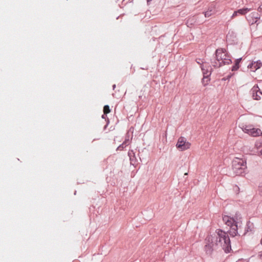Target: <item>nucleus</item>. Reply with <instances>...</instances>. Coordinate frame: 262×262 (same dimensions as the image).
<instances>
[{
	"instance_id": "7c9ffc66",
	"label": "nucleus",
	"mask_w": 262,
	"mask_h": 262,
	"mask_svg": "<svg viewBox=\"0 0 262 262\" xmlns=\"http://www.w3.org/2000/svg\"><path fill=\"white\" fill-rule=\"evenodd\" d=\"M260 243H261V244L262 245V238H261V241H260Z\"/></svg>"
},
{
	"instance_id": "cd10ccee",
	"label": "nucleus",
	"mask_w": 262,
	"mask_h": 262,
	"mask_svg": "<svg viewBox=\"0 0 262 262\" xmlns=\"http://www.w3.org/2000/svg\"><path fill=\"white\" fill-rule=\"evenodd\" d=\"M151 1H152V0H146L147 5H149V4H150V2Z\"/></svg>"
},
{
	"instance_id": "6e6552de",
	"label": "nucleus",
	"mask_w": 262,
	"mask_h": 262,
	"mask_svg": "<svg viewBox=\"0 0 262 262\" xmlns=\"http://www.w3.org/2000/svg\"><path fill=\"white\" fill-rule=\"evenodd\" d=\"M259 87L257 84H255L250 90V93L252 97L255 100H260L261 97L258 93Z\"/></svg>"
},
{
	"instance_id": "6ab92c4d",
	"label": "nucleus",
	"mask_w": 262,
	"mask_h": 262,
	"mask_svg": "<svg viewBox=\"0 0 262 262\" xmlns=\"http://www.w3.org/2000/svg\"><path fill=\"white\" fill-rule=\"evenodd\" d=\"M111 112V109L108 105H105L103 107V113L105 114H108Z\"/></svg>"
},
{
	"instance_id": "4468645a",
	"label": "nucleus",
	"mask_w": 262,
	"mask_h": 262,
	"mask_svg": "<svg viewBox=\"0 0 262 262\" xmlns=\"http://www.w3.org/2000/svg\"><path fill=\"white\" fill-rule=\"evenodd\" d=\"M236 38V35L234 32L233 31L229 32V33L226 35V39L227 40H229L232 39V41H234Z\"/></svg>"
},
{
	"instance_id": "423d86ee",
	"label": "nucleus",
	"mask_w": 262,
	"mask_h": 262,
	"mask_svg": "<svg viewBox=\"0 0 262 262\" xmlns=\"http://www.w3.org/2000/svg\"><path fill=\"white\" fill-rule=\"evenodd\" d=\"M191 144L187 141L185 138L183 137H180L178 140L177 143L176 144L177 148L180 151H183L189 149L190 147Z\"/></svg>"
},
{
	"instance_id": "39448f33",
	"label": "nucleus",
	"mask_w": 262,
	"mask_h": 262,
	"mask_svg": "<svg viewBox=\"0 0 262 262\" xmlns=\"http://www.w3.org/2000/svg\"><path fill=\"white\" fill-rule=\"evenodd\" d=\"M205 241L206 245L205 246V250L207 254H211L213 251L214 247H216L215 244H213L215 242L214 241V237L212 235L208 236Z\"/></svg>"
},
{
	"instance_id": "0eeeda50",
	"label": "nucleus",
	"mask_w": 262,
	"mask_h": 262,
	"mask_svg": "<svg viewBox=\"0 0 262 262\" xmlns=\"http://www.w3.org/2000/svg\"><path fill=\"white\" fill-rule=\"evenodd\" d=\"M260 15L257 12H253L246 17L247 20L251 25L256 24L260 19Z\"/></svg>"
},
{
	"instance_id": "5701e85b",
	"label": "nucleus",
	"mask_w": 262,
	"mask_h": 262,
	"mask_svg": "<svg viewBox=\"0 0 262 262\" xmlns=\"http://www.w3.org/2000/svg\"><path fill=\"white\" fill-rule=\"evenodd\" d=\"M129 139H126L125 140V141H124L123 143H125V145L127 146V144H128V143H129Z\"/></svg>"
},
{
	"instance_id": "f704fd0d",
	"label": "nucleus",
	"mask_w": 262,
	"mask_h": 262,
	"mask_svg": "<svg viewBox=\"0 0 262 262\" xmlns=\"http://www.w3.org/2000/svg\"><path fill=\"white\" fill-rule=\"evenodd\" d=\"M76 194V191H75L74 192V194Z\"/></svg>"
},
{
	"instance_id": "393cba45",
	"label": "nucleus",
	"mask_w": 262,
	"mask_h": 262,
	"mask_svg": "<svg viewBox=\"0 0 262 262\" xmlns=\"http://www.w3.org/2000/svg\"><path fill=\"white\" fill-rule=\"evenodd\" d=\"M258 191H259V194H260L261 195H262V186H259V187Z\"/></svg>"
},
{
	"instance_id": "9b49d317",
	"label": "nucleus",
	"mask_w": 262,
	"mask_h": 262,
	"mask_svg": "<svg viewBox=\"0 0 262 262\" xmlns=\"http://www.w3.org/2000/svg\"><path fill=\"white\" fill-rule=\"evenodd\" d=\"M128 155L129 157L130 164L135 165L137 162V159L136 157L135 153L133 150H129L128 152Z\"/></svg>"
},
{
	"instance_id": "f8f14e48",
	"label": "nucleus",
	"mask_w": 262,
	"mask_h": 262,
	"mask_svg": "<svg viewBox=\"0 0 262 262\" xmlns=\"http://www.w3.org/2000/svg\"><path fill=\"white\" fill-rule=\"evenodd\" d=\"M209 68V67H208ZM201 68L203 72V77H209L211 74V70L212 69L210 67V70L206 68V67H205L203 64H201Z\"/></svg>"
},
{
	"instance_id": "2f4dec72",
	"label": "nucleus",
	"mask_w": 262,
	"mask_h": 262,
	"mask_svg": "<svg viewBox=\"0 0 262 262\" xmlns=\"http://www.w3.org/2000/svg\"><path fill=\"white\" fill-rule=\"evenodd\" d=\"M197 62H198L199 64H200L201 65L202 64H201V63H200V61H197Z\"/></svg>"
},
{
	"instance_id": "2eb2a0df",
	"label": "nucleus",
	"mask_w": 262,
	"mask_h": 262,
	"mask_svg": "<svg viewBox=\"0 0 262 262\" xmlns=\"http://www.w3.org/2000/svg\"><path fill=\"white\" fill-rule=\"evenodd\" d=\"M251 9H249L248 8H244L242 9H240L237 10V12H238V14L244 15L247 13L248 12L250 11Z\"/></svg>"
},
{
	"instance_id": "7ed1b4c3",
	"label": "nucleus",
	"mask_w": 262,
	"mask_h": 262,
	"mask_svg": "<svg viewBox=\"0 0 262 262\" xmlns=\"http://www.w3.org/2000/svg\"><path fill=\"white\" fill-rule=\"evenodd\" d=\"M246 168V161L244 159L235 158L232 161V170L236 176L244 173Z\"/></svg>"
},
{
	"instance_id": "ddd939ff",
	"label": "nucleus",
	"mask_w": 262,
	"mask_h": 262,
	"mask_svg": "<svg viewBox=\"0 0 262 262\" xmlns=\"http://www.w3.org/2000/svg\"><path fill=\"white\" fill-rule=\"evenodd\" d=\"M242 58H239L235 60L234 65L231 68L232 71H235L237 70L239 68V63L241 61Z\"/></svg>"
},
{
	"instance_id": "a878e982",
	"label": "nucleus",
	"mask_w": 262,
	"mask_h": 262,
	"mask_svg": "<svg viewBox=\"0 0 262 262\" xmlns=\"http://www.w3.org/2000/svg\"><path fill=\"white\" fill-rule=\"evenodd\" d=\"M106 115H107V114H104H104L102 115V118L105 119H106V116H106Z\"/></svg>"
},
{
	"instance_id": "a211bd4d",
	"label": "nucleus",
	"mask_w": 262,
	"mask_h": 262,
	"mask_svg": "<svg viewBox=\"0 0 262 262\" xmlns=\"http://www.w3.org/2000/svg\"><path fill=\"white\" fill-rule=\"evenodd\" d=\"M210 79L209 78V77H203V78L202 80V84L204 85H206L207 84H208V82L210 81Z\"/></svg>"
},
{
	"instance_id": "f3484780",
	"label": "nucleus",
	"mask_w": 262,
	"mask_h": 262,
	"mask_svg": "<svg viewBox=\"0 0 262 262\" xmlns=\"http://www.w3.org/2000/svg\"><path fill=\"white\" fill-rule=\"evenodd\" d=\"M195 22L194 18L193 17L191 18H189L186 22V24L188 27H189V25H192Z\"/></svg>"
},
{
	"instance_id": "aec40b11",
	"label": "nucleus",
	"mask_w": 262,
	"mask_h": 262,
	"mask_svg": "<svg viewBox=\"0 0 262 262\" xmlns=\"http://www.w3.org/2000/svg\"><path fill=\"white\" fill-rule=\"evenodd\" d=\"M126 145H125V143H122L121 144H120L117 148V150H123Z\"/></svg>"
},
{
	"instance_id": "4be33fe9",
	"label": "nucleus",
	"mask_w": 262,
	"mask_h": 262,
	"mask_svg": "<svg viewBox=\"0 0 262 262\" xmlns=\"http://www.w3.org/2000/svg\"><path fill=\"white\" fill-rule=\"evenodd\" d=\"M237 15H238V12H237V11H235L234 12V13H233L231 17L233 18V17H235L236 16H237Z\"/></svg>"
},
{
	"instance_id": "473e14b6",
	"label": "nucleus",
	"mask_w": 262,
	"mask_h": 262,
	"mask_svg": "<svg viewBox=\"0 0 262 262\" xmlns=\"http://www.w3.org/2000/svg\"><path fill=\"white\" fill-rule=\"evenodd\" d=\"M261 257H262V253L260 254Z\"/></svg>"
},
{
	"instance_id": "c9c22d12",
	"label": "nucleus",
	"mask_w": 262,
	"mask_h": 262,
	"mask_svg": "<svg viewBox=\"0 0 262 262\" xmlns=\"http://www.w3.org/2000/svg\"><path fill=\"white\" fill-rule=\"evenodd\" d=\"M107 122H109V120L108 118H107Z\"/></svg>"
},
{
	"instance_id": "20e7f679",
	"label": "nucleus",
	"mask_w": 262,
	"mask_h": 262,
	"mask_svg": "<svg viewBox=\"0 0 262 262\" xmlns=\"http://www.w3.org/2000/svg\"><path fill=\"white\" fill-rule=\"evenodd\" d=\"M243 130L253 137H257L262 135V132L259 128H255L252 125H243Z\"/></svg>"
},
{
	"instance_id": "72a5a7b5",
	"label": "nucleus",
	"mask_w": 262,
	"mask_h": 262,
	"mask_svg": "<svg viewBox=\"0 0 262 262\" xmlns=\"http://www.w3.org/2000/svg\"><path fill=\"white\" fill-rule=\"evenodd\" d=\"M184 175L187 176V173H185L184 174Z\"/></svg>"
},
{
	"instance_id": "f03ea898",
	"label": "nucleus",
	"mask_w": 262,
	"mask_h": 262,
	"mask_svg": "<svg viewBox=\"0 0 262 262\" xmlns=\"http://www.w3.org/2000/svg\"><path fill=\"white\" fill-rule=\"evenodd\" d=\"M215 59L211 60V63L214 68H220L225 65H228L232 63L230 57L226 53V50L223 48H219L215 52Z\"/></svg>"
},
{
	"instance_id": "bb28decb",
	"label": "nucleus",
	"mask_w": 262,
	"mask_h": 262,
	"mask_svg": "<svg viewBox=\"0 0 262 262\" xmlns=\"http://www.w3.org/2000/svg\"><path fill=\"white\" fill-rule=\"evenodd\" d=\"M258 154L262 158V149L258 152Z\"/></svg>"
},
{
	"instance_id": "b1692460",
	"label": "nucleus",
	"mask_w": 262,
	"mask_h": 262,
	"mask_svg": "<svg viewBox=\"0 0 262 262\" xmlns=\"http://www.w3.org/2000/svg\"><path fill=\"white\" fill-rule=\"evenodd\" d=\"M257 11L259 12L262 13V5L259 6V7L257 9Z\"/></svg>"
},
{
	"instance_id": "1a4fd4ad",
	"label": "nucleus",
	"mask_w": 262,
	"mask_h": 262,
	"mask_svg": "<svg viewBox=\"0 0 262 262\" xmlns=\"http://www.w3.org/2000/svg\"><path fill=\"white\" fill-rule=\"evenodd\" d=\"M262 66V62L260 60L252 62L248 66V68L252 71L255 72L257 69H259Z\"/></svg>"
},
{
	"instance_id": "c756f323",
	"label": "nucleus",
	"mask_w": 262,
	"mask_h": 262,
	"mask_svg": "<svg viewBox=\"0 0 262 262\" xmlns=\"http://www.w3.org/2000/svg\"><path fill=\"white\" fill-rule=\"evenodd\" d=\"M115 88H116V84H114L113 85V89L114 90L115 89Z\"/></svg>"
},
{
	"instance_id": "412c9836",
	"label": "nucleus",
	"mask_w": 262,
	"mask_h": 262,
	"mask_svg": "<svg viewBox=\"0 0 262 262\" xmlns=\"http://www.w3.org/2000/svg\"><path fill=\"white\" fill-rule=\"evenodd\" d=\"M231 75H228L226 77H224L222 79L223 80H229V79L231 78Z\"/></svg>"
},
{
	"instance_id": "dca6fc26",
	"label": "nucleus",
	"mask_w": 262,
	"mask_h": 262,
	"mask_svg": "<svg viewBox=\"0 0 262 262\" xmlns=\"http://www.w3.org/2000/svg\"><path fill=\"white\" fill-rule=\"evenodd\" d=\"M251 226H252V224L250 223V222H248L247 223L246 227L245 229V232L244 233V235L246 234V232H248L249 231H252V229L250 228Z\"/></svg>"
},
{
	"instance_id": "c85d7f7f",
	"label": "nucleus",
	"mask_w": 262,
	"mask_h": 262,
	"mask_svg": "<svg viewBox=\"0 0 262 262\" xmlns=\"http://www.w3.org/2000/svg\"><path fill=\"white\" fill-rule=\"evenodd\" d=\"M258 93H259V95H262V92L259 89Z\"/></svg>"
},
{
	"instance_id": "f257e3e1",
	"label": "nucleus",
	"mask_w": 262,
	"mask_h": 262,
	"mask_svg": "<svg viewBox=\"0 0 262 262\" xmlns=\"http://www.w3.org/2000/svg\"><path fill=\"white\" fill-rule=\"evenodd\" d=\"M223 221L225 224L229 227L227 232L222 229H217L216 231L217 235L214 237L215 246H220L226 253H229L231 250V242L228 233L232 237L236 235L240 236L238 230L241 228V226L238 227L237 222L232 217L225 216L223 217Z\"/></svg>"
},
{
	"instance_id": "9d476101",
	"label": "nucleus",
	"mask_w": 262,
	"mask_h": 262,
	"mask_svg": "<svg viewBox=\"0 0 262 262\" xmlns=\"http://www.w3.org/2000/svg\"><path fill=\"white\" fill-rule=\"evenodd\" d=\"M215 7L214 4H211L206 11L203 12L206 17H209L215 13Z\"/></svg>"
}]
</instances>
